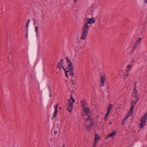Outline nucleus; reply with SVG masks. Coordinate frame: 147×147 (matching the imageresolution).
<instances>
[{"label":"nucleus","mask_w":147,"mask_h":147,"mask_svg":"<svg viewBox=\"0 0 147 147\" xmlns=\"http://www.w3.org/2000/svg\"><path fill=\"white\" fill-rule=\"evenodd\" d=\"M65 76L67 78H68V74H67V72H68L67 71H65Z\"/></svg>","instance_id":"c756f323"},{"label":"nucleus","mask_w":147,"mask_h":147,"mask_svg":"<svg viewBox=\"0 0 147 147\" xmlns=\"http://www.w3.org/2000/svg\"><path fill=\"white\" fill-rule=\"evenodd\" d=\"M129 114H128V115L126 116L125 117V118H126V119H127L129 117Z\"/></svg>","instance_id":"a18cd8bd"},{"label":"nucleus","mask_w":147,"mask_h":147,"mask_svg":"<svg viewBox=\"0 0 147 147\" xmlns=\"http://www.w3.org/2000/svg\"><path fill=\"white\" fill-rule=\"evenodd\" d=\"M62 147H65V146L63 144V145H62Z\"/></svg>","instance_id":"3c124183"},{"label":"nucleus","mask_w":147,"mask_h":147,"mask_svg":"<svg viewBox=\"0 0 147 147\" xmlns=\"http://www.w3.org/2000/svg\"><path fill=\"white\" fill-rule=\"evenodd\" d=\"M78 0H74V2L75 3H76Z\"/></svg>","instance_id":"49530a36"},{"label":"nucleus","mask_w":147,"mask_h":147,"mask_svg":"<svg viewBox=\"0 0 147 147\" xmlns=\"http://www.w3.org/2000/svg\"><path fill=\"white\" fill-rule=\"evenodd\" d=\"M72 95V94H71V99L68 100V101H69V102L70 101V100H72V102L71 103H74L75 102V100L74 99V98H73Z\"/></svg>","instance_id":"aec40b11"},{"label":"nucleus","mask_w":147,"mask_h":147,"mask_svg":"<svg viewBox=\"0 0 147 147\" xmlns=\"http://www.w3.org/2000/svg\"><path fill=\"white\" fill-rule=\"evenodd\" d=\"M108 115H109V114H107V113H106V114L105 115V116L106 117H107L108 116Z\"/></svg>","instance_id":"37998d69"},{"label":"nucleus","mask_w":147,"mask_h":147,"mask_svg":"<svg viewBox=\"0 0 147 147\" xmlns=\"http://www.w3.org/2000/svg\"><path fill=\"white\" fill-rule=\"evenodd\" d=\"M76 84V83H73L72 84H73V85H74V84Z\"/></svg>","instance_id":"6e6d98bb"},{"label":"nucleus","mask_w":147,"mask_h":147,"mask_svg":"<svg viewBox=\"0 0 147 147\" xmlns=\"http://www.w3.org/2000/svg\"><path fill=\"white\" fill-rule=\"evenodd\" d=\"M63 59H61V60L60 61H61V62H62V63H63Z\"/></svg>","instance_id":"c03bdc74"},{"label":"nucleus","mask_w":147,"mask_h":147,"mask_svg":"<svg viewBox=\"0 0 147 147\" xmlns=\"http://www.w3.org/2000/svg\"><path fill=\"white\" fill-rule=\"evenodd\" d=\"M61 65H57V68H58L60 70L61 69V67L62 66H61Z\"/></svg>","instance_id":"7c9ffc66"},{"label":"nucleus","mask_w":147,"mask_h":147,"mask_svg":"<svg viewBox=\"0 0 147 147\" xmlns=\"http://www.w3.org/2000/svg\"><path fill=\"white\" fill-rule=\"evenodd\" d=\"M147 119V112L145 115L142 116L140 119V129H142L145 125L146 120Z\"/></svg>","instance_id":"7ed1b4c3"},{"label":"nucleus","mask_w":147,"mask_h":147,"mask_svg":"<svg viewBox=\"0 0 147 147\" xmlns=\"http://www.w3.org/2000/svg\"><path fill=\"white\" fill-rule=\"evenodd\" d=\"M131 64H129L127 65V66L126 67L127 69H131Z\"/></svg>","instance_id":"393cba45"},{"label":"nucleus","mask_w":147,"mask_h":147,"mask_svg":"<svg viewBox=\"0 0 147 147\" xmlns=\"http://www.w3.org/2000/svg\"><path fill=\"white\" fill-rule=\"evenodd\" d=\"M98 115H97V118H98Z\"/></svg>","instance_id":"4d7b16f0"},{"label":"nucleus","mask_w":147,"mask_h":147,"mask_svg":"<svg viewBox=\"0 0 147 147\" xmlns=\"http://www.w3.org/2000/svg\"><path fill=\"white\" fill-rule=\"evenodd\" d=\"M141 40V38H139L138 40L136 41V42H135V44L136 45H138L139 43H140Z\"/></svg>","instance_id":"6ab92c4d"},{"label":"nucleus","mask_w":147,"mask_h":147,"mask_svg":"<svg viewBox=\"0 0 147 147\" xmlns=\"http://www.w3.org/2000/svg\"><path fill=\"white\" fill-rule=\"evenodd\" d=\"M87 115L88 117L86 121H87L88 122V121H89L92 125H94V122L92 121V118L90 117V115Z\"/></svg>","instance_id":"f8f14e48"},{"label":"nucleus","mask_w":147,"mask_h":147,"mask_svg":"<svg viewBox=\"0 0 147 147\" xmlns=\"http://www.w3.org/2000/svg\"><path fill=\"white\" fill-rule=\"evenodd\" d=\"M107 117H106L105 116L104 117V120L105 121L107 120Z\"/></svg>","instance_id":"e433bc0d"},{"label":"nucleus","mask_w":147,"mask_h":147,"mask_svg":"<svg viewBox=\"0 0 147 147\" xmlns=\"http://www.w3.org/2000/svg\"><path fill=\"white\" fill-rule=\"evenodd\" d=\"M30 20H27L26 26V38H28L31 42H33L36 40V38L38 36V28L36 26L35 23L33 24L32 23H30Z\"/></svg>","instance_id":"f257e3e1"},{"label":"nucleus","mask_w":147,"mask_h":147,"mask_svg":"<svg viewBox=\"0 0 147 147\" xmlns=\"http://www.w3.org/2000/svg\"><path fill=\"white\" fill-rule=\"evenodd\" d=\"M134 50L132 49L131 50V51L130 52V54H132L133 53Z\"/></svg>","instance_id":"473e14b6"},{"label":"nucleus","mask_w":147,"mask_h":147,"mask_svg":"<svg viewBox=\"0 0 147 147\" xmlns=\"http://www.w3.org/2000/svg\"><path fill=\"white\" fill-rule=\"evenodd\" d=\"M130 71V69H127L126 70V71L127 72H128Z\"/></svg>","instance_id":"a19ab883"},{"label":"nucleus","mask_w":147,"mask_h":147,"mask_svg":"<svg viewBox=\"0 0 147 147\" xmlns=\"http://www.w3.org/2000/svg\"><path fill=\"white\" fill-rule=\"evenodd\" d=\"M121 105H119L118 106V108H119V109L121 108Z\"/></svg>","instance_id":"ea45409f"},{"label":"nucleus","mask_w":147,"mask_h":147,"mask_svg":"<svg viewBox=\"0 0 147 147\" xmlns=\"http://www.w3.org/2000/svg\"><path fill=\"white\" fill-rule=\"evenodd\" d=\"M37 47L36 45H34L32 43L30 46L29 49V53L32 55L36 51Z\"/></svg>","instance_id":"39448f33"},{"label":"nucleus","mask_w":147,"mask_h":147,"mask_svg":"<svg viewBox=\"0 0 147 147\" xmlns=\"http://www.w3.org/2000/svg\"><path fill=\"white\" fill-rule=\"evenodd\" d=\"M116 134V132L115 131H113L111 134L107 135L106 136V138H108L109 137H113L115 136Z\"/></svg>","instance_id":"9b49d317"},{"label":"nucleus","mask_w":147,"mask_h":147,"mask_svg":"<svg viewBox=\"0 0 147 147\" xmlns=\"http://www.w3.org/2000/svg\"><path fill=\"white\" fill-rule=\"evenodd\" d=\"M144 1H145V3H147V0H144Z\"/></svg>","instance_id":"09e8293b"},{"label":"nucleus","mask_w":147,"mask_h":147,"mask_svg":"<svg viewBox=\"0 0 147 147\" xmlns=\"http://www.w3.org/2000/svg\"><path fill=\"white\" fill-rule=\"evenodd\" d=\"M57 133V132L56 131H55L54 132V134H56Z\"/></svg>","instance_id":"de8ad7c7"},{"label":"nucleus","mask_w":147,"mask_h":147,"mask_svg":"<svg viewBox=\"0 0 147 147\" xmlns=\"http://www.w3.org/2000/svg\"><path fill=\"white\" fill-rule=\"evenodd\" d=\"M85 115H88V114L90 113V110L88 108V107L83 109Z\"/></svg>","instance_id":"4468645a"},{"label":"nucleus","mask_w":147,"mask_h":147,"mask_svg":"<svg viewBox=\"0 0 147 147\" xmlns=\"http://www.w3.org/2000/svg\"><path fill=\"white\" fill-rule=\"evenodd\" d=\"M113 105L111 104H109L108 105L107 107V110L110 111L112 109Z\"/></svg>","instance_id":"a211bd4d"},{"label":"nucleus","mask_w":147,"mask_h":147,"mask_svg":"<svg viewBox=\"0 0 147 147\" xmlns=\"http://www.w3.org/2000/svg\"><path fill=\"white\" fill-rule=\"evenodd\" d=\"M129 75V74L128 73H127L126 75H125L124 76V80H126L127 76H128Z\"/></svg>","instance_id":"5701e85b"},{"label":"nucleus","mask_w":147,"mask_h":147,"mask_svg":"<svg viewBox=\"0 0 147 147\" xmlns=\"http://www.w3.org/2000/svg\"><path fill=\"white\" fill-rule=\"evenodd\" d=\"M110 112V111H108V110H107V112L106 113L107 114H109V113Z\"/></svg>","instance_id":"79ce46f5"},{"label":"nucleus","mask_w":147,"mask_h":147,"mask_svg":"<svg viewBox=\"0 0 147 147\" xmlns=\"http://www.w3.org/2000/svg\"><path fill=\"white\" fill-rule=\"evenodd\" d=\"M57 114V112H54V115L53 117H55Z\"/></svg>","instance_id":"c9c22d12"},{"label":"nucleus","mask_w":147,"mask_h":147,"mask_svg":"<svg viewBox=\"0 0 147 147\" xmlns=\"http://www.w3.org/2000/svg\"><path fill=\"white\" fill-rule=\"evenodd\" d=\"M134 50L132 49L131 50V51L130 52V54H132L133 53Z\"/></svg>","instance_id":"2f4dec72"},{"label":"nucleus","mask_w":147,"mask_h":147,"mask_svg":"<svg viewBox=\"0 0 147 147\" xmlns=\"http://www.w3.org/2000/svg\"><path fill=\"white\" fill-rule=\"evenodd\" d=\"M126 118H125V117H124V118L123 119V120L125 121L126 119Z\"/></svg>","instance_id":"8fccbe9b"},{"label":"nucleus","mask_w":147,"mask_h":147,"mask_svg":"<svg viewBox=\"0 0 147 147\" xmlns=\"http://www.w3.org/2000/svg\"><path fill=\"white\" fill-rule=\"evenodd\" d=\"M46 86V82L45 81H44L42 82L40 85V88L42 89H44Z\"/></svg>","instance_id":"2eb2a0df"},{"label":"nucleus","mask_w":147,"mask_h":147,"mask_svg":"<svg viewBox=\"0 0 147 147\" xmlns=\"http://www.w3.org/2000/svg\"><path fill=\"white\" fill-rule=\"evenodd\" d=\"M97 141L96 140H94V142L93 144V147H96V144Z\"/></svg>","instance_id":"cd10ccee"},{"label":"nucleus","mask_w":147,"mask_h":147,"mask_svg":"<svg viewBox=\"0 0 147 147\" xmlns=\"http://www.w3.org/2000/svg\"><path fill=\"white\" fill-rule=\"evenodd\" d=\"M100 86L101 87L104 86H105V82L106 81V78L105 74H101L100 75Z\"/></svg>","instance_id":"423d86ee"},{"label":"nucleus","mask_w":147,"mask_h":147,"mask_svg":"<svg viewBox=\"0 0 147 147\" xmlns=\"http://www.w3.org/2000/svg\"><path fill=\"white\" fill-rule=\"evenodd\" d=\"M63 65V63L61 62V61H59V63H58L57 65Z\"/></svg>","instance_id":"c85d7f7f"},{"label":"nucleus","mask_w":147,"mask_h":147,"mask_svg":"<svg viewBox=\"0 0 147 147\" xmlns=\"http://www.w3.org/2000/svg\"><path fill=\"white\" fill-rule=\"evenodd\" d=\"M49 91L47 90V88H46L43 91V93L44 95L46 98H49V96L50 97H51L52 96V94L51 93V87L49 85L48 86Z\"/></svg>","instance_id":"20e7f679"},{"label":"nucleus","mask_w":147,"mask_h":147,"mask_svg":"<svg viewBox=\"0 0 147 147\" xmlns=\"http://www.w3.org/2000/svg\"><path fill=\"white\" fill-rule=\"evenodd\" d=\"M125 121L123 120V119L122 120V123L121 124L122 125H123L124 124L125 122Z\"/></svg>","instance_id":"4c0bfd02"},{"label":"nucleus","mask_w":147,"mask_h":147,"mask_svg":"<svg viewBox=\"0 0 147 147\" xmlns=\"http://www.w3.org/2000/svg\"><path fill=\"white\" fill-rule=\"evenodd\" d=\"M133 94L134 95V96L136 98L137 100H138V94L136 89L134 90Z\"/></svg>","instance_id":"1a4fd4ad"},{"label":"nucleus","mask_w":147,"mask_h":147,"mask_svg":"<svg viewBox=\"0 0 147 147\" xmlns=\"http://www.w3.org/2000/svg\"><path fill=\"white\" fill-rule=\"evenodd\" d=\"M134 108H133V107H131L130 108L129 110V111L128 113L129 116H130L132 115L133 112Z\"/></svg>","instance_id":"dca6fc26"},{"label":"nucleus","mask_w":147,"mask_h":147,"mask_svg":"<svg viewBox=\"0 0 147 147\" xmlns=\"http://www.w3.org/2000/svg\"><path fill=\"white\" fill-rule=\"evenodd\" d=\"M88 122L87 121H86L84 123V125L85 126L86 129L87 131H89L91 127L94 125H92L90 123L89 125H88Z\"/></svg>","instance_id":"0eeeda50"},{"label":"nucleus","mask_w":147,"mask_h":147,"mask_svg":"<svg viewBox=\"0 0 147 147\" xmlns=\"http://www.w3.org/2000/svg\"><path fill=\"white\" fill-rule=\"evenodd\" d=\"M74 80H71V81L72 82H74Z\"/></svg>","instance_id":"5fc2aeb1"},{"label":"nucleus","mask_w":147,"mask_h":147,"mask_svg":"<svg viewBox=\"0 0 147 147\" xmlns=\"http://www.w3.org/2000/svg\"><path fill=\"white\" fill-rule=\"evenodd\" d=\"M68 70L67 71H74V67L71 62L68 65Z\"/></svg>","instance_id":"9d476101"},{"label":"nucleus","mask_w":147,"mask_h":147,"mask_svg":"<svg viewBox=\"0 0 147 147\" xmlns=\"http://www.w3.org/2000/svg\"><path fill=\"white\" fill-rule=\"evenodd\" d=\"M61 67L63 68V69H64V70L65 71H66L65 69L64 68V66H62Z\"/></svg>","instance_id":"58836bf2"},{"label":"nucleus","mask_w":147,"mask_h":147,"mask_svg":"<svg viewBox=\"0 0 147 147\" xmlns=\"http://www.w3.org/2000/svg\"><path fill=\"white\" fill-rule=\"evenodd\" d=\"M30 77L31 78V79H32V76H30Z\"/></svg>","instance_id":"603ef678"},{"label":"nucleus","mask_w":147,"mask_h":147,"mask_svg":"<svg viewBox=\"0 0 147 147\" xmlns=\"http://www.w3.org/2000/svg\"><path fill=\"white\" fill-rule=\"evenodd\" d=\"M138 45H136L135 43V44L134 45L133 47L132 48V49H134V50H135V49H136Z\"/></svg>","instance_id":"a878e982"},{"label":"nucleus","mask_w":147,"mask_h":147,"mask_svg":"<svg viewBox=\"0 0 147 147\" xmlns=\"http://www.w3.org/2000/svg\"><path fill=\"white\" fill-rule=\"evenodd\" d=\"M85 22L84 23L82 29V32L81 38V39L85 40L89 29V26L88 24H92L94 23L96 21L94 18H89L88 17L84 19Z\"/></svg>","instance_id":"f03ea898"},{"label":"nucleus","mask_w":147,"mask_h":147,"mask_svg":"<svg viewBox=\"0 0 147 147\" xmlns=\"http://www.w3.org/2000/svg\"><path fill=\"white\" fill-rule=\"evenodd\" d=\"M83 109L88 107V106L84 100L81 101Z\"/></svg>","instance_id":"ddd939ff"},{"label":"nucleus","mask_w":147,"mask_h":147,"mask_svg":"<svg viewBox=\"0 0 147 147\" xmlns=\"http://www.w3.org/2000/svg\"><path fill=\"white\" fill-rule=\"evenodd\" d=\"M73 71H67L68 72H69V75L71 76H73L74 75Z\"/></svg>","instance_id":"b1692460"},{"label":"nucleus","mask_w":147,"mask_h":147,"mask_svg":"<svg viewBox=\"0 0 147 147\" xmlns=\"http://www.w3.org/2000/svg\"><path fill=\"white\" fill-rule=\"evenodd\" d=\"M38 66L39 67H40L41 68L42 67V63L41 62L39 64Z\"/></svg>","instance_id":"f704fd0d"},{"label":"nucleus","mask_w":147,"mask_h":147,"mask_svg":"<svg viewBox=\"0 0 147 147\" xmlns=\"http://www.w3.org/2000/svg\"><path fill=\"white\" fill-rule=\"evenodd\" d=\"M95 140L96 141L97 140H98L99 138V136H98V134H95Z\"/></svg>","instance_id":"412c9836"},{"label":"nucleus","mask_w":147,"mask_h":147,"mask_svg":"<svg viewBox=\"0 0 147 147\" xmlns=\"http://www.w3.org/2000/svg\"><path fill=\"white\" fill-rule=\"evenodd\" d=\"M73 103H69V105L67 106V110L71 112L73 108Z\"/></svg>","instance_id":"6e6552de"},{"label":"nucleus","mask_w":147,"mask_h":147,"mask_svg":"<svg viewBox=\"0 0 147 147\" xmlns=\"http://www.w3.org/2000/svg\"><path fill=\"white\" fill-rule=\"evenodd\" d=\"M66 61L68 63V62H69V63H70V62H71V61H70V60L67 57H66Z\"/></svg>","instance_id":"bb28decb"},{"label":"nucleus","mask_w":147,"mask_h":147,"mask_svg":"<svg viewBox=\"0 0 147 147\" xmlns=\"http://www.w3.org/2000/svg\"><path fill=\"white\" fill-rule=\"evenodd\" d=\"M138 100H137V99H136V101H134V100L131 101V107H133V108H134Z\"/></svg>","instance_id":"f3484780"},{"label":"nucleus","mask_w":147,"mask_h":147,"mask_svg":"<svg viewBox=\"0 0 147 147\" xmlns=\"http://www.w3.org/2000/svg\"><path fill=\"white\" fill-rule=\"evenodd\" d=\"M58 103L55 105V111L54 112H57V107L58 106Z\"/></svg>","instance_id":"4be33fe9"},{"label":"nucleus","mask_w":147,"mask_h":147,"mask_svg":"<svg viewBox=\"0 0 147 147\" xmlns=\"http://www.w3.org/2000/svg\"><path fill=\"white\" fill-rule=\"evenodd\" d=\"M109 123L110 124H111L112 123V122H110Z\"/></svg>","instance_id":"864d4df0"},{"label":"nucleus","mask_w":147,"mask_h":147,"mask_svg":"<svg viewBox=\"0 0 147 147\" xmlns=\"http://www.w3.org/2000/svg\"><path fill=\"white\" fill-rule=\"evenodd\" d=\"M136 83H135V84H134V90L136 89Z\"/></svg>","instance_id":"72a5a7b5"}]
</instances>
